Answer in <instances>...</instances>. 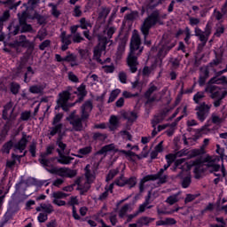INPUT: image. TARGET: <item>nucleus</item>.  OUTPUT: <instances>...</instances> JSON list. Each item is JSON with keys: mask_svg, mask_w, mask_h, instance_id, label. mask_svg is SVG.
<instances>
[{"mask_svg": "<svg viewBox=\"0 0 227 227\" xmlns=\"http://www.w3.org/2000/svg\"><path fill=\"white\" fill-rule=\"evenodd\" d=\"M114 33H116V27H108L106 28V35H107V36L106 38H113Z\"/></svg>", "mask_w": 227, "mask_h": 227, "instance_id": "nucleus-57", "label": "nucleus"}, {"mask_svg": "<svg viewBox=\"0 0 227 227\" xmlns=\"http://www.w3.org/2000/svg\"><path fill=\"white\" fill-rule=\"evenodd\" d=\"M49 6L51 7V15H53V17H59V15H61V13L59 12V11H58V7L53 4H49Z\"/></svg>", "mask_w": 227, "mask_h": 227, "instance_id": "nucleus-53", "label": "nucleus"}, {"mask_svg": "<svg viewBox=\"0 0 227 227\" xmlns=\"http://www.w3.org/2000/svg\"><path fill=\"white\" fill-rule=\"evenodd\" d=\"M95 172L91 170V166L87 165L85 167V177H80L75 181L80 194H84L87 191H90V187L95 182Z\"/></svg>", "mask_w": 227, "mask_h": 227, "instance_id": "nucleus-5", "label": "nucleus"}, {"mask_svg": "<svg viewBox=\"0 0 227 227\" xmlns=\"http://www.w3.org/2000/svg\"><path fill=\"white\" fill-rule=\"evenodd\" d=\"M84 37L82 35H81V33H75L73 35V42L74 43H81V42H83Z\"/></svg>", "mask_w": 227, "mask_h": 227, "instance_id": "nucleus-49", "label": "nucleus"}, {"mask_svg": "<svg viewBox=\"0 0 227 227\" xmlns=\"http://www.w3.org/2000/svg\"><path fill=\"white\" fill-rule=\"evenodd\" d=\"M212 108V105H207L206 103H202L200 106H196L195 110L197 111V118L200 121H204L207 120L208 114H210V109Z\"/></svg>", "mask_w": 227, "mask_h": 227, "instance_id": "nucleus-11", "label": "nucleus"}, {"mask_svg": "<svg viewBox=\"0 0 227 227\" xmlns=\"http://www.w3.org/2000/svg\"><path fill=\"white\" fill-rule=\"evenodd\" d=\"M175 45H176V43H172L168 44L165 41H162L159 44V46H158V49H159V52H158L159 60L156 62V67H162V58H165L166 54H168V52H169V51H171V49H173V47H175Z\"/></svg>", "mask_w": 227, "mask_h": 227, "instance_id": "nucleus-9", "label": "nucleus"}, {"mask_svg": "<svg viewBox=\"0 0 227 227\" xmlns=\"http://www.w3.org/2000/svg\"><path fill=\"white\" fill-rule=\"evenodd\" d=\"M139 17V13L137 12V11H133L130 13L127 14L125 16V19L127 20H136V19H137Z\"/></svg>", "mask_w": 227, "mask_h": 227, "instance_id": "nucleus-46", "label": "nucleus"}, {"mask_svg": "<svg viewBox=\"0 0 227 227\" xmlns=\"http://www.w3.org/2000/svg\"><path fill=\"white\" fill-rule=\"evenodd\" d=\"M64 61L71 63V67H77V65H79L77 63V56L74 54H68L66 57H64Z\"/></svg>", "mask_w": 227, "mask_h": 227, "instance_id": "nucleus-32", "label": "nucleus"}, {"mask_svg": "<svg viewBox=\"0 0 227 227\" xmlns=\"http://www.w3.org/2000/svg\"><path fill=\"white\" fill-rule=\"evenodd\" d=\"M118 78L121 84H127V73L121 71L118 74Z\"/></svg>", "mask_w": 227, "mask_h": 227, "instance_id": "nucleus-51", "label": "nucleus"}, {"mask_svg": "<svg viewBox=\"0 0 227 227\" xmlns=\"http://www.w3.org/2000/svg\"><path fill=\"white\" fill-rule=\"evenodd\" d=\"M106 51V44H98V46L95 47L94 49V55H93V59H96L98 63H104L102 62V59H100V56H102V52Z\"/></svg>", "mask_w": 227, "mask_h": 227, "instance_id": "nucleus-21", "label": "nucleus"}, {"mask_svg": "<svg viewBox=\"0 0 227 227\" xmlns=\"http://www.w3.org/2000/svg\"><path fill=\"white\" fill-rule=\"evenodd\" d=\"M70 99V92L65 90L59 94L57 104L62 107L63 111H68V107H74L75 104L67 106V102Z\"/></svg>", "mask_w": 227, "mask_h": 227, "instance_id": "nucleus-15", "label": "nucleus"}, {"mask_svg": "<svg viewBox=\"0 0 227 227\" xmlns=\"http://www.w3.org/2000/svg\"><path fill=\"white\" fill-rule=\"evenodd\" d=\"M23 21L20 25L21 27V33H30V31H33V27L31 25L26 23V20H22Z\"/></svg>", "mask_w": 227, "mask_h": 227, "instance_id": "nucleus-37", "label": "nucleus"}, {"mask_svg": "<svg viewBox=\"0 0 227 227\" xmlns=\"http://www.w3.org/2000/svg\"><path fill=\"white\" fill-rule=\"evenodd\" d=\"M137 184V179L136 177H130L126 181V185L129 187V189H132L136 184Z\"/></svg>", "mask_w": 227, "mask_h": 227, "instance_id": "nucleus-54", "label": "nucleus"}, {"mask_svg": "<svg viewBox=\"0 0 227 227\" xmlns=\"http://www.w3.org/2000/svg\"><path fill=\"white\" fill-rule=\"evenodd\" d=\"M159 180L158 184H162L168 182V175L164 174V169L160 168L157 174L147 175L143 177V182H150Z\"/></svg>", "mask_w": 227, "mask_h": 227, "instance_id": "nucleus-12", "label": "nucleus"}, {"mask_svg": "<svg viewBox=\"0 0 227 227\" xmlns=\"http://www.w3.org/2000/svg\"><path fill=\"white\" fill-rule=\"evenodd\" d=\"M60 38L63 43L61 49L62 51H67V49H68V45L72 43V40H70V38H72V35H67V32H62Z\"/></svg>", "mask_w": 227, "mask_h": 227, "instance_id": "nucleus-23", "label": "nucleus"}, {"mask_svg": "<svg viewBox=\"0 0 227 227\" xmlns=\"http://www.w3.org/2000/svg\"><path fill=\"white\" fill-rule=\"evenodd\" d=\"M205 98V92L199 91L193 96V102L195 104H200Z\"/></svg>", "mask_w": 227, "mask_h": 227, "instance_id": "nucleus-40", "label": "nucleus"}, {"mask_svg": "<svg viewBox=\"0 0 227 227\" xmlns=\"http://www.w3.org/2000/svg\"><path fill=\"white\" fill-rule=\"evenodd\" d=\"M77 94L79 98V100H76V102H82V98L86 97V86L84 84H82L77 89Z\"/></svg>", "mask_w": 227, "mask_h": 227, "instance_id": "nucleus-35", "label": "nucleus"}, {"mask_svg": "<svg viewBox=\"0 0 227 227\" xmlns=\"http://www.w3.org/2000/svg\"><path fill=\"white\" fill-rule=\"evenodd\" d=\"M118 175V169L110 170L106 176V182H110Z\"/></svg>", "mask_w": 227, "mask_h": 227, "instance_id": "nucleus-56", "label": "nucleus"}, {"mask_svg": "<svg viewBox=\"0 0 227 227\" xmlns=\"http://www.w3.org/2000/svg\"><path fill=\"white\" fill-rule=\"evenodd\" d=\"M55 158L47 159V156L45 155H40L39 162L42 164L43 167L45 168L46 171H49V169H51L54 168L52 165V162H54Z\"/></svg>", "mask_w": 227, "mask_h": 227, "instance_id": "nucleus-19", "label": "nucleus"}, {"mask_svg": "<svg viewBox=\"0 0 227 227\" xmlns=\"http://www.w3.org/2000/svg\"><path fill=\"white\" fill-rule=\"evenodd\" d=\"M91 111H93V103H91V101H86L81 107V117L77 115L76 111L70 114L67 120L70 125H72L74 130L76 132H81V130H83L84 126L82 125V122L90 118V114Z\"/></svg>", "mask_w": 227, "mask_h": 227, "instance_id": "nucleus-4", "label": "nucleus"}, {"mask_svg": "<svg viewBox=\"0 0 227 227\" xmlns=\"http://www.w3.org/2000/svg\"><path fill=\"white\" fill-rule=\"evenodd\" d=\"M29 152L32 157H36V142L35 140L32 141L29 146Z\"/></svg>", "mask_w": 227, "mask_h": 227, "instance_id": "nucleus-52", "label": "nucleus"}, {"mask_svg": "<svg viewBox=\"0 0 227 227\" xmlns=\"http://www.w3.org/2000/svg\"><path fill=\"white\" fill-rule=\"evenodd\" d=\"M19 90H20V85L19 83L11 84V91L13 95H17V93H19Z\"/></svg>", "mask_w": 227, "mask_h": 227, "instance_id": "nucleus-58", "label": "nucleus"}, {"mask_svg": "<svg viewBox=\"0 0 227 227\" xmlns=\"http://www.w3.org/2000/svg\"><path fill=\"white\" fill-rule=\"evenodd\" d=\"M23 20H20V21L13 20L7 27L9 34L15 36L19 35V31H20V24H22Z\"/></svg>", "mask_w": 227, "mask_h": 227, "instance_id": "nucleus-17", "label": "nucleus"}, {"mask_svg": "<svg viewBox=\"0 0 227 227\" xmlns=\"http://www.w3.org/2000/svg\"><path fill=\"white\" fill-rule=\"evenodd\" d=\"M140 45L141 37H139L137 31L134 30L130 41V51L127 59L128 67L131 74L137 72V65H139L137 56H140L141 52H143V48H140Z\"/></svg>", "mask_w": 227, "mask_h": 227, "instance_id": "nucleus-2", "label": "nucleus"}, {"mask_svg": "<svg viewBox=\"0 0 227 227\" xmlns=\"http://www.w3.org/2000/svg\"><path fill=\"white\" fill-rule=\"evenodd\" d=\"M54 145H50L46 147V152L41 153V155H44V157H47L48 155H52V152H54Z\"/></svg>", "mask_w": 227, "mask_h": 227, "instance_id": "nucleus-55", "label": "nucleus"}, {"mask_svg": "<svg viewBox=\"0 0 227 227\" xmlns=\"http://www.w3.org/2000/svg\"><path fill=\"white\" fill-rule=\"evenodd\" d=\"M112 150H114V144H110L102 147V149L99 151V153L101 154L107 153V152H112Z\"/></svg>", "mask_w": 227, "mask_h": 227, "instance_id": "nucleus-47", "label": "nucleus"}, {"mask_svg": "<svg viewBox=\"0 0 227 227\" xmlns=\"http://www.w3.org/2000/svg\"><path fill=\"white\" fill-rule=\"evenodd\" d=\"M155 218L150 216H142L137 220L138 227L148 226L151 223H153Z\"/></svg>", "mask_w": 227, "mask_h": 227, "instance_id": "nucleus-24", "label": "nucleus"}, {"mask_svg": "<svg viewBox=\"0 0 227 227\" xmlns=\"http://www.w3.org/2000/svg\"><path fill=\"white\" fill-rule=\"evenodd\" d=\"M122 118L127 120L129 123H134L137 120V114L136 112H125L122 114Z\"/></svg>", "mask_w": 227, "mask_h": 227, "instance_id": "nucleus-26", "label": "nucleus"}, {"mask_svg": "<svg viewBox=\"0 0 227 227\" xmlns=\"http://www.w3.org/2000/svg\"><path fill=\"white\" fill-rule=\"evenodd\" d=\"M12 114H13V106H12V103H8L4 107V111H3L4 120H12V118H14V117H12Z\"/></svg>", "mask_w": 227, "mask_h": 227, "instance_id": "nucleus-22", "label": "nucleus"}, {"mask_svg": "<svg viewBox=\"0 0 227 227\" xmlns=\"http://www.w3.org/2000/svg\"><path fill=\"white\" fill-rule=\"evenodd\" d=\"M56 145L58 146L57 153H59V158H57L58 162L66 166L72 164L74 158L65 155V153H67V144L59 139L57 140Z\"/></svg>", "mask_w": 227, "mask_h": 227, "instance_id": "nucleus-7", "label": "nucleus"}, {"mask_svg": "<svg viewBox=\"0 0 227 227\" xmlns=\"http://www.w3.org/2000/svg\"><path fill=\"white\" fill-rule=\"evenodd\" d=\"M48 173L51 175H58V176H62L66 178H74L77 172L75 170H72L69 168H56L51 167V168H48Z\"/></svg>", "mask_w": 227, "mask_h": 227, "instance_id": "nucleus-8", "label": "nucleus"}, {"mask_svg": "<svg viewBox=\"0 0 227 227\" xmlns=\"http://www.w3.org/2000/svg\"><path fill=\"white\" fill-rule=\"evenodd\" d=\"M80 27L81 29H88V27H91V22L86 20V18H82L80 20Z\"/></svg>", "mask_w": 227, "mask_h": 227, "instance_id": "nucleus-42", "label": "nucleus"}, {"mask_svg": "<svg viewBox=\"0 0 227 227\" xmlns=\"http://www.w3.org/2000/svg\"><path fill=\"white\" fill-rule=\"evenodd\" d=\"M27 152L25 151L23 155H17V154H12V160H8L6 163L7 168H13L15 166V162L19 160L20 162V159L26 155Z\"/></svg>", "mask_w": 227, "mask_h": 227, "instance_id": "nucleus-31", "label": "nucleus"}, {"mask_svg": "<svg viewBox=\"0 0 227 227\" xmlns=\"http://www.w3.org/2000/svg\"><path fill=\"white\" fill-rule=\"evenodd\" d=\"M114 185H118V187H123L124 185H127V180H125V177L123 176H121L120 178H117L115 180Z\"/></svg>", "mask_w": 227, "mask_h": 227, "instance_id": "nucleus-45", "label": "nucleus"}, {"mask_svg": "<svg viewBox=\"0 0 227 227\" xmlns=\"http://www.w3.org/2000/svg\"><path fill=\"white\" fill-rule=\"evenodd\" d=\"M166 1H168V0H151L149 3V6L151 8H157V6H159V4H164V3H166Z\"/></svg>", "mask_w": 227, "mask_h": 227, "instance_id": "nucleus-48", "label": "nucleus"}, {"mask_svg": "<svg viewBox=\"0 0 227 227\" xmlns=\"http://www.w3.org/2000/svg\"><path fill=\"white\" fill-rule=\"evenodd\" d=\"M121 153L126 155V157H129V160H132L133 162L137 160H139L143 159V157L144 158L148 157V153H145V154L142 153L141 156H140V155L136 154L132 151H125V150H123V151H121Z\"/></svg>", "mask_w": 227, "mask_h": 227, "instance_id": "nucleus-20", "label": "nucleus"}, {"mask_svg": "<svg viewBox=\"0 0 227 227\" xmlns=\"http://www.w3.org/2000/svg\"><path fill=\"white\" fill-rule=\"evenodd\" d=\"M208 143H210V139L205 138L203 141V145L200 147V149H193L190 152V157L192 158L198 157V155H203V153H205V148L208 146Z\"/></svg>", "mask_w": 227, "mask_h": 227, "instance_id": "nucleus-18", "label": "nucleus"}, {"mask_svg": "<svg viewBox=\"0 0 227 227\" xmlns=\"http://www.w3.org/2000/svg\"><path fill=\"white\" fill-rule=\"evenodd\" d=\"M109 13H111V9L103 8L102 12L99 13V17H100V19H106L107 15H109Z\"/></svg>", "mask_w": 227, "mask_h": 227, "instance_id": "nucleus-59", "label": "nucleus"}, {"mask_svg": "<svg viewBox=\"0 0 227 227\" xmlns=\"http://www.w3.org/2000/svg\"><path fill=\"white\" fill-rule=\"evenodd\" d=\"M46 86L47 85L45 83H40L38 85H32L29 87V91H30V93H34V94L43 93V90H45Z\"/></svg>", "mask_w": 227, "mask_h": 227, "instance_id": "nucleus-27", "label": "nucleus"}, {"mask_svg": "<svg viewBox=\"0 0 227 227\" xmlns=\"http://www.w3.org/2000/svg\"><path fill=\"white\" fill-rule=\"evenodd\" d=\"M165 201L168 205H175V203H178V201H180V199H178V193L170 195Z\"/></svg>", "mask_w": 227, "mask_h": 227, "instance_id": "nucleus-36", "label": "nucleus"}, {"mask_svg": "<svg viewBox=\"0 0 227 227\" xmlns=\"http://www.w3.org/2000/svg\"><path fill=\"white\" fill-rule=\"evenodd\" d=\"M218 160L219 158L212 156H207L203 162H201V160L185 162V159H179L175 161V167L183 171H189L191 168H194L195 175H200L203 171V166H206L210 169L211 173H214V171L217 172L221 169V166L217 164Z\"/></svg>", "mask_w": 227, "mask_h": 227, "instance_id": "nucleus-1", "label": "nucleus"}, {"mask_svg": "<svg viewBox=\"0 0 227 227\" xmlns=\"http://www.w3.org/2000/svg\"><path fill=\"white\" fill-rule=\"evenodd\" d=\"M91 153V146H86L78 150V154H75V157L78 159H82L86 155H90Z\"/></svg>", "mask_w": 227, "mask_h": 227, "instance_id": "nucleus-29", "label": "nucleus"}, {"mask_svg": "<svg viewBox=\"0 0 227 227\" xmlns=\"http://www.w3.org/2000/svg\"><path fill=\"white\" fill-rule=\"evenodd\" d=\"M129 212H132V207L130 206V204H125L121 207L119 211V217L123 219V217H125V215H127Z\"/></svg>", "mask_w": 227, "mask_h": 227, "instance_id": "nucleus-30", "label": "nucleus"}, {"mask_svg": "<svg viewBox=\"0 0 227 227\" xmlns=\"http://www.w3.org/2000/svg\"><path fill=\"white\" fill-rule=\"evenodd\" d=\"M67 196H68V194L62 192H54L51 193V198H53V200H63V198H67Z\"/></svg>", "mask_w": 227, "mask_h": 227, "instance_id": "nucleus-43", "label": "nucleus"}, {"mask_svg": "<svg viewBox=\"0 0 227 227\" xmlns=\"http://www.w3.org/2000/svg\"><path fill=\"white\" fill-rule=\"evenodd\" d=\"M162 141L160 142L154 148V151H153L151 153V157L152 159H156L157 155H159V153H161V152L164 151V147L162 146Z\"/></svg>", "mask_w": 227, "mask_h": 227, "instance_id": "nucleus-33", "label": "nucleus"}, {"mask_svg": "<svg viewBox=\"0 0 227 227\" xmlns=\"http://www.w3.org/2000/svg\"><path fill=\"white\" fill-rule=\"evenodd\" d=\"M106 191L101 193L98 197V200L101 201H104V200H107V196L110 194H113V190L114 189V184H110L109 186H106Z\"/></svg>", "mask_w": 227, "mask_h": 227, "instance_id": "nucleus-28", "label": "nucleus"}, {"mask_svg": "<svg viewBox=\"0 0 227 227\" xmlns=\"http://www.w3.org/2000/svg\"><path fill=\"white\" fill-rule=\"evenodd\" d=\"M148 205H150V200H146L143 204H141L138 207V210L137 212V214H143V212H145V210H146V207H148Z\"/></svg>", "mask_w": 227, "mask_h": 227, "instance_id": "nucleus-50", "label": "nucleus"}, {"mask_svg": "<svg viewBox=\"0 0 227 227\" xmlns=\"http://www.w3.org/2000/svg\"><path fill=\"white\" fill-rule=\"evenodd\" d=\"M211 120L212 122L215 123V125H221V123L224 121V119L219 116L217 114H212Z\"/></svg>", "mask_w": 227, "mask_h": 227, "instance_id": "nucleus-38", "label": "nucleus"}, {"mask_svg": "<svg viewBox=\"0 0 227 227\" xmlns=\"http://www.w3.org/2000/svg\"><path fill=\"white\" fill-rule=\"evenodd\" d=\"M159 89L153 83H150L148 90L145 93L146 98V104H152L153 102H157L159 100V94L154 93Z\"/></svg>", "mask_w": 227, "mask_h": 227, "instance_id": "nucleus-14", "label": "nucleus"}, {"mask_svg": "<svg viewBox=\"0 0 227 227\" xmlns=\"http://www.w3.org/2000/svg\"><path fill=\"white\" fill-rule=\"evenodd\" d=\"M166 159H167V162H169V164L175 162L176 159V154H173V153H170V154H168L166 156Z\"/></svg>", "mask_w": 227, "mask_h": 227, "instance_id": "nucleus-64", "label": "nucleus"}, {"mask_svg": "<svg viewBox=\"0 0 227 227\" xmlns=\"http://www.w3.org/2000/svg\"><path fill=\"white\" fill-rule=\"evenodd\" d=\"M120 136H121L123 139H128V141H130V139H132V135H130V133H129V131L127 130L121 131Z\"/></svg>", "mask_w": 227, "mask_h": 227, "instance_id": "nucleus-62", "label": "nucleus"}, {"mask_svg": "<svg viewBox=\"0 0 227 227\" xmlns=\"http://www.w3.org/2000/svg\"><path fill=\"white\" fill-rule=\"evenodd\" d=\"M109 129L110 130H116L118 129V117L112 115L109 119Z\"/></svg>", "mask_w": 227, "mask_h": 227, "instance_id": "nucleus-34", "label": "nucleus"}, {"mask_svg": "<svg viewBox=\"0 0 227 227\" xmlns=\"http://www.w3.org/2000/svg\"><path fill=\"white\" fill-rule=\"evenodd\" d=\"M37 212H44V214H52L54 212V207L51 204H41L36 207Z\"/></svg>", "mask_w": 227, "mask_h": 227, "instance_id": "nucleus-25", "label": "nucleus"}, {"mask_svg": "<svg viewBox=\"0 0 227 227\" xmlns=\"http://www.w3.org/2000/svg\"><path fill=\"white\" fill-rule=\"evenodd\" d=\"M48 215L46 213H40L37 219L39 221V223H45V221H47L48 219Z\"/></svg>", "mask_w": 227, "mask_h": 227, "instance_id": "nucleus-63", "label": "nucleus"}, {"mask_svg": "<svg viewBox=\"0 0 227 227\" xmlns=\"http://www.w3.org/2000/svg\"><path fill=\"white\" fill-rule=\"evenodd\" d=\"M29 136L26 135V133H23L20 140L13 145L14 152H20V153H22V152L26 150V146H27Z\"/></svg>", "mask_w": 227, "mask_h": 227, "instance_id": "nucleus-16", "label": "nucleus"}, {"mask_svg": "<svg viewBox=\"0 0 227 227\" xmlns=\"http://www.w3.org/2000/svg\"><path fill=\"white\" fill-rule=\"evenodd\" d=\"M213 84H224L227 86V79L224 76L220 78L213 77L209 80L207 86L205 88L206 93H211V98L217 99L214 102L215 107H219V106H221V100L226 97L227 92L224 89Z\"/></svg>", "mask_w": 227, "mask_h": 227, "instance_id": "nucleus-3", "label": "nucleus"}, {"mask_svg": "<svg viewBox=\"0 0 227 227\" xmlns=\"http://www.w3.org/2000/svg\"><path fill=\"white\" fill-rule=\"evenodd\" d=\"M160 12L159 11L153 12L144 21L141 31L145 36V40H146V35H149L150 29H152L153 26H155L159 20H160Z\"/></svg>", "mask_w": 227, "mask_h": 227, "instance_id": "nucleus-6", "label": "nucleus"}, {"mask_svg": "<svg viewBox=\"0 0 227 227\" xmlns=\"http://www.w3.org/2000/svg\"><path fill=\"white\" fill-rule=\"evenodd\" d=\"M13 142L12 140H10L9 142L5 143L4 145H3V148H2V152L4 153H10V150H12V147L13 146Z\"/></svg>", "mask_w": 227, "mask_h": 227, "instance_id": "nucleus-44", "label": "nucleus"}, {"mask_svg": "<svg viewBox=\"0 0 227 227\" xmlns=\"http://www.w3.org/2000/svg\"><path fill=\"white\" fill-rule=\"evenodd\" d=\"M102 68H103V70L106 74H113V72H114V65L103 66Z\"/></svg>", "mask_w": 227, "mask_h": 227, "instance_id": "nucleus-61", "label": "nucleus"}, {"mask_svg": "<svg viewBox=\"0 0 227 227\" xmlns=\"http://www.w3.org/2000/svg\"><path fill=\"white\" fill-rule=\"evenodd\" d=\"M195 36L200 40L203 46L207 45V42H208V37L212 35V29L210 26L207 24L205 27V31H202L200 27H196L194 29Z\"/></svg>", "mask_w": 227, "mask_h": 227, "instance_id": "nucleus-10", "label": "nucleus"}, {"mask_svg": "<svg viewBox=\"0 0 227 227\" xmlns=\"http://www.w3.org/2000/svg\"><path fill=\"white\" fill-rule=\"evenodd\" d=\"M182 185L184 189H187V187L191 185V176H187L186 177L184 178Z\"/></svg>", "mask_w": 227, "mask_h": 227, "instance_id": "nucleus-60", "label": "nucleus"}, {"mask_svg": "<svg viewBox=\"0 0 227 227\" xmlns=\"http://www.w3.org/2000/svg\"><path fill=\"white\" fill-rule=\"evenodd\" d=\"M63 118V114H57L52 121L53 127L50 128V136H56V134H59L61 132V129H63V124L59 123L61 121V119Z\"/></svg>", "mask_w": 227, "mask_h": 227, "instance_id": "nucleus-13", "label": "nucleus"}, {"mask_svg": "<svg viewBox=\"0 0 227 227\" xmlns=\"http://www.w3.org/2000/svg\"><path fill=\"white\" fill-rule=\"evenodd\" d=\"M120 93H121V90H120L119 89L114 90L110 94L108 104L114 102V100L118 98V95H120Z\"/></svg>", "mask_w": 227, "mask_h": 227, "instance_id": "nucleus-39", "label": "nucleus"}, {"mask_svg": "<svg viewBox=\"0 0 227 227\" xmlns=\"http://www.w3.org/2000/svg\"><path fill=\"white\" fill-rule=\"evenodd\" d=\"M210 66H205L200 67V75L201 77H206L207 79H208V77L210 76Z\"/></svg>", "mask_w": 227, "mask_h": 227, "instance_id": "nucleus-41", "label": "nucleus"}]
</instances>
